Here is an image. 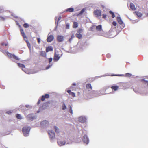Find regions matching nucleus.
I'll return each instance as SVG.
<instances>
[{
	"label": "nucleus",
	"instance_id": "6",
	"mask_svg": "<svg viewBox=\"0 0 148 148\" xmlns=\"http://www.w3.org/2000/svg\"><path fill=\"white\" fill-rule=\"evenodd\" d=\"M56 39L58 42H61L64 40V36L62 35H58L57 36Z\"/></svg>",
	"mask_w": 148,
	"mask_h": 148
},
{
	"label": "nucleus",
	"instance_id": "46",
	"mask_svg": "<svg viewBox=\"0 0 148 148\" xmlns=\"http://www.w3.org/2000/svg\"><path fill=\"white\" fill-rule=\"evenodd\" d=\"M12 113V112L10 111H8L6 112V113L9 114H10Z\"/></svg>",
	"mask_w": 148,
	"mask_h": 148
},
{
	"label": "nucleus",
	"instance_id": "15",
	"mask_svg": "<svg viewBox=\"0 0 148 148\" xmlns=\"http://www.w3.org/2000/svg\"><path fill=\"white\" fill-rule=\"evenodd\" d=\"M116 18L118 23L120 24L121 25L123 24V22L120 17H117Z\"/></svg>",
	"mask_w": 148,
	"mask_h": 148
},
{
	"label": "nucleus",
	"instance_id": "23",
	"mask_svg": "<svg viewBox=\"0 0 148 148\" xmlns=\"http://www.w3.org/2000/svg\"><path fill=\"white\" fill-rule=\"evenodd\" d=\"M78 23L77 22H74L73 23V28H76L78 27Z\"/></svg>",
	"mask_w": 148,
	"mask_h": 148
},
{
	"label": "nucleus",
	"instance_id": "34",
	"mask_svg": "<svg viewBox=\"0 0 148 148\" xmlns=\"http://www.w3.org/2000/svg\"><path fill=\"white\" fill-rule=\"evenodd\" d=\"M142 81H143V83L145 84H147V85L148 86V81H146L144 79H143L142 80Z\"/></svg>",
	"mask_w": 148,
	"mask_h": 148
},
{
	"label": "nucleus",
	"instance_id": "29",
	"mask_svg": "<svg viewBox=\"0 0 148 148\" xmlns=\"http://www.w3.org/2000/svg\"><path fill=\"white\" fill-rule=\"evenodd\" d=\"M110 13L112 15V18H114L115 17V15L113 12L111 11H109Z\"/></svg>",
	"mask_w": 148,
	"mask_h": 148
},
{
	"label": "nucleus",
	"instance_id": "41",
	"mask_svg": "<svg viewBox=\"0 0 148 148\" xmlns=\"http://www.w3.org/2000/svg\"><path fill=\"white\" fill-rule=\"evenodd\" d=\"M107 57L108 58H110L111 56V55L110 54H108L106 55Z\"/></svg>",
	"mask_w": 148,
	"mask_h": 148
},
{
	"label": "nucleus",
	"instance_id": "54",
	"mask_svg": "<svg viewBox=\"0 0 148 148\" xmlns=\"http://www.w3.org/2000/svg\"><path fill=\"white\" fill-rule=\"evenodd\" d=\"M2 9H1V8H0V13L2 12Z\"/></svg>",
	"mask_w": 148,
	"mask_h": 148
},
{
	"label": "nucleus",
	"instance_id": "1",
	"mask_svg": "<svg viewBox=\"0 0 148 148\" xmlns=\"http://www.w3.org/2000/svg\"><path fill=\"white\" fill-rule=\"evenodd\" d=\"M30 129V127L25 126L23 127L22 131L24 136H27L29 135Z\"/></svg>",
	"mask_w": 148,
	"mask_h": 148
},
{
	"label": "nucleus",
	"instance_id": "20",
	"mask_svg": "<svg viewBox=\"0 0 148 148\" xmlns=\"http://www.w3.org/2000/svg\"><path fill=\"white\" fill-rule=\"evenodd\" d=\"M86 88L88 89V90L90 91L92 89V87L91 84H87Z\"/></svg>",
	"mask_w": 148,
	"mask_h": 148
},
{
	"label": "nucleus",
	"instance_id": "33",
	"mask_svg": "<svg viewBox=\"0 0 148 148\" xmlns=\"http://www.w3.org/2000/svg\"><path fill=\"white\" fill-rule=\"evenodd\" d=\"M66 108V106L65 104L64 103L63 104L62 109L63 110H65Z\"/></svg>",
	"mask_w": 148,
	"mask_h": 148
},
{
	"label": "nucleus",
	"instance_id": "49",
	"mask_svg": "<svg viewBox=\"0 0 148 148\" xmlns=\"http://www.w3.org/2000/svg\"><path fill=\"white\" fill-rule=\"evenodd\" d=\"M61 16H59L58 19V22H57V24H58V23L59 20H60L61 19Z\"/></svg>",
	"mask_w": 148,
	"mask_h": 148
},
{
	"label": "nucleus",
	"instance_id": "19",
	"mask_svg": "<svg viewBox=\"0 0 148 148\" xmlns=\"http://www.w3.org/2000/svg\"><path fill=\"white\" fill-rule=\"evenodd\" d=\"M96 29L97 31H101L102 30V26L101 25H99L96 27Z\"/></svg>",
	"mask_w": 148,
	"mask_h": 148
},
{
	"label": "nucleus",
	"instance_id": "9",
	"mask_svg": "<svg viewBox=\"0 0 148 148\" xmlns=\"http://www.w3.org/2000/svg\"><path fill=\"white\" fill-rule=\"evenodd\" d=\"M54 38V36L52 35H50L48 37L47 41L48 42H50L53 40Z\"/></svg>",
	"mask_w": 148,
	"mask_h": 148
},
{
	"label": "nucleus",
	"instance_id": "13",
	"mask_svg": "<svg viewBox=\"0 0 148 148\" xmlns=\"http://www.w3.org/2000/svg\"><path fill=\"white\" fill-rule=\"evenodd\" d=\"M20 31L21 32V34L22 35V36H23V37L24 38H27L24 32V31H23V29L22 28H21L20 29Z\"/></svg>",
	"mask_w": 148,
	"mask_h": 148
},
{
	"label": "nucleus",
	"instance_id": "12",
	"mask_svg": "<svg viewBox=\"0 0 148 148\" xmlns=\"http://www.w3.org/2000/svg\"><path fill=\"white\" fill-rule=\"evenodd\" d=\"M58 145L59 146H62L64 145L66 143V142L65 141H58L57 142Z\"/></svg>",
	"mask_w": 148,
	"mask_h": 148
},
{
	"label": "nucleus",
	"instance_id": "59",
	"mask_svg": "<svg viewBox=\"0 0 148 148\" xmlns=\"http://www.w3.org/2000/svg\"><path fill=\"white\" fill-rule=\"evenodd\" d=\"M147 16H148V13L147 14Z\"/></svg>",
	"mask_w": 148,
	"mask_h": 148
},
{
	"label": "nucleus",
	"instance_id": "11",
	"mask_svg": "<svg viewBox=\"0 0 148 148\" xmlns=\"http://www.w3.org/2000/svg\"><path fill=\"white\" fill-rule=\"evenodd\" d=\"M41 125L42 126L47 125L49 124L48 121L46 120L43 121L41 122Z\"/></svg>",
	"mask_w": 148,
	"mask_h": 148
},
{
	"label": "nucleus",
	"instance_id": "58",
	"mask_svg": "<svg viewBox=\"0 0 148 148\" xmlns=\"http://www.w3.org/2000/svg\"><path fill=\"white\" fill-rule=\"evenodd\" d=\"M73 88V87H71L70 88L71 89H72V88Z\"/></svg>",
	"mask_w": 148,
	"mask_h": 148
},
{
	"label": "nucleus",
	"instance_id": "18",
	"mask_svg": "<svg viewBox=\"0 0 148 148\" xmlns=\"http://www.w3.org/2000/svg\"><path fill=\"white\" fill-rule=\"evenodd\" d=\"M53 50V48L51 46H49L46 48V51L48 52L50 51H52Z\"/></svg>",
	"mask_w": 148,
	"mask_h": 148
},
{
	"label": "nucleus",
	"instance_id": "36",
	"mask_svg": "<svg viewBox=\"0 0 148 148\" xmlns=\"http://www.w3.org/2000/svg\"><path fill=\"white\" fill-rule=\"evenodd\" d=\"M132 76V75L129 73H127L125 74V76L127 77H130Z\"/></svg>",
	"mask_w": 148,
	"mask_h": 148
},
{
	"label": "nucleus",
	"instance_id": "57",
	"mask_svg": "<svg viewBox=\"0 0 148 148\" xmlns=\"http://www.w3.org/2000/svg\"><path fill=\"white\" fill-rule=\"evenodd\" d=\"M29 106V105H26V107H28V106Z\"/></svg>",
	"mask_w": 148,
	"mask_h": 148
},
{
	"label": "nucleus",
	"instance_id": "40",
	"mask_svg": "<svg viewBox=\"0 0 148 148\" xmlns=\"http://www.w3.org/2000/svg\"><path fill=\"white\" fill-rule=\"evenodd\" d=\"M112 24L115 26H116V25H117V23H116L115 21H114L113 22H112Z\"/></svg>",
	"mask_w": 148,
	"mask_h": 148
},
{
	"label": "nucleus",
	"instance_id": "55",
	"mask_svg": "<svg viewBox=\"0 0 148 148\" xmlns=\"http://www.w3.org/2000/svg\"><path fill=\"white\" fill-rule=\"evenodd\" d=\"M73 85H76V84L75 83H73L72 84Z\"/></svg>",
	"mask_w": 148,
	"mask_h": 148
},
{
	"label": "nucleus",
	"instance_id": "17",
	"mask_svg": "<svg viewBox=\"0 0 148 148\" xmlns=\"http://www.w3.org/2000/svg\"><path fill=\"white\" fill-rule=\"evenodd\" d=\"M119 87L117 86H113L111 87V89L114 91H116L119 88Z\"/></svg>",
	"mask_w": 148,
	"mask_h": 148
},
{
	"label": "nucleus",
	"instance_id": "25",
	"mask_svg": "<svg viewBox=\"0 0 148 148\" xmlns=\"http://www.w3.org/2000/svg\"><path fill=\"white\" fill-rule=\"evenodd\" d=\"M76 37L79 39H81L82 37V34L79 33H77L76 34Z\"/></svg>",
	"mask_w": 148,
	"mask_h": 148
},
{
	"label": "nucleus",
	"instance_id": "53",
	"mask_svg": "<svg viewBox=\"0 0 148 148\" xmlns=\"http://www.w3.org/2000/svg\"><path fill=\"white\" fill-rule=\"evenodd\" d=\"M101 6L102 8H105V6H104V5H101Z\"/></svg>",
	"mask_w": 148,
	"mask_h": 148
},
{
	"label": "nucleus",
	"instance_id": "50",
	"mask_svg": "<svg viewBox=\"0 0 148 148\" xmlns=\"http://www.w3.org/2000/svg\"><path fill=\"white\" fill-rule=\"evenodd\" d=\"M51 65H49V66H48V67H47L46 68V69H48L49 68H50V67H51Z\"/></svg>",
	"mask_w": 148,
	"mask_h": 148
},
{
	"label": "nucleus",
	"instance_id": "32",
	"mask_svg": "<svg viewBox=\"0 0 148 148\" xmlns=\"http://www.w3.org/2000/svg\"><path fill=\"white\" fill-rule=\"evenodd\" d=\"M23 26L25 28H27L29 27V25L27 23H25L23 24Z\"/></svg>",
	"mask_w": 148,
	"mask_h": 148
},
{
	"label": "nucleus",
	"instance_id": "43",
	"mask_svg": "<svg viewBox=\"0 0 148 148\" xmlns=\"http://www.w3.org/2000/svg\"><path fill=\"white\" fill-rule=\"evenodd\" d=\"M37 41H38V43H40V39L39 38H37Z\"/></svg>",
	"mask_w": 148,
	"mask_h": 148
},
{
	"label": "nucleus",
	"instance_id": "56",
	"mask_svg": "<svg viewBox=\"0 0 148 148\" xmlns=\"http://www.w3.org/2000/svg\"><path fill=\"white\" fill-rule=\"evenodd\" d=\"M112 76H118L117 75H112Z\"/></svg>",
	"mask_w": 148,
	"mask_h": 148
},
{
	"label": "nucleus",
	"instance_id": "39",
	"mask_svg": "<svg viewBox=\"0 0 148 148\" xmlns=\"http://www.w3.org/2000/svg\"><path fill=\"white\" fill-rule=\"evenodd\" d=\"M1 45L2 46H3L4 45H5V46H7L8 45V43H4L3 42V43H1Z\"/></svg>",
	"mask_w": 148,
	"mask_h": 148
},
{
	"label": "nucleus",
	"instance_id": "45",
	"mask_svg": "<svg viewBox=\"0 0 148 148\" xmlns=\"http://www.w3.org/2000/svg\"><path fill=\"white\" fill-rule=\"evenodd\" d=\"M69 24H67L66 25V29H69Z\"/></svg>",
	"mask_w": 148,
	"mask_h": 148
},
{
	"label": "nucleus",
	"instance_id": "30",
	"mask_svg": "<svg viewBox=\"0 0 148 148\" xmlns=\"http://www.w3.org/2000/svg\"><path fill=\"white\" fill-rule=\"evenodd\" d=\"M16 118L19 119H22V118L21 117V115L20 114H17L16 115Z\"/></svg>",
	"mask_w": 148,
	"mask_h": 148
},
{
	"label": "nucleus",
	"instance_id": "7",
	"mask_svg": "<svg viewBox=\"0 0 148 148\" xmlns=\"http://www.w3.org/2000/svg\"><path fill=\"white\" fill-rule=\"evenodd\" d=\"M83 141L84 143L88 144L89 142V139L86 135H85L83 137Z\"/></svg>",
	"mask_w": 148,
	"mask_h": 148
},
{
	"label": "nucleus",
	"instance_id": "5",
	"mask_svg": "<svg viewBox=\"0 0 148 148\" xmlns=\"http://www.w3.org/2000/svg\"><path fill=\"white\" fill-rule=\"evenodd\" d=\"M61 56L58 54L56 52H55L54 57L53 60L54 61H57L59 59Z\"/></svg>",
	"mask_w": 148,
	"mask_h": 148
},
{
	"label": "nucleus",
	"instance_id": "52",
	"mask_svg": "<svg viewBox=\"0 0 148 148\" xmlns=\"http://www.w3.org/2000/svg\"><path fill=\"white\" fill-rule=\"evenodd\" d=\"M74 37H75L74 36V34H73L72 35V36H71V38H73Z\"/></svg>",
	"mask_w": 148,
	"mask_h": 148
},
{
	"label": "nucleus",
	"instance_id": "3",
	"mask_svg": "<svg viewBox=\"0 0 148 148\" xmlns=\"http://www.w3.org/2000/svg\"><path fill=\"white\" fill-rule=\"evenodd\" d=\"M6 53L8 57L10 58H13L14 59L17 60H20V59L17 56L14 54L10 53L8 52H7Z\"/></svg>",
	"mask_w": 148,
	"mask_h": 148
},
{
	"label": "nucleus",
	"instance_id": "44",
	"mask_svg": "<svg viewBox=\"0 0 148 148\" xmlns=\"http://www.w3.org/2000/svg\"><path fill=\"white\" fill-rule=\"evenodd\" d=\"M82 32V29H79L77 33H81Z\"/></svg>",
	"mask_w": 148,
	"mask_h": 148
},
{
	"label": "nucleus",
	"instance_id": "22",
	"mask_svg": "<svg viewBox=\"0 0 148 148\" xmlns=\"http://www.w3.org/2000/svg\"><path fill=\"white\" fill-rule=\"evenodd\" d=\"M74 10V9L73 8H70L66 9V11L69 12H73Z\"/></svg>",
	"mask_w": 148,
	"mask_h": 148
},
{
	"label": "nucleus",
	"instance_id": "37",
	"mask_svg": "<svg viewBox=\"0 0 148 148\" xmlns=\"http://www.w3.org/2000/svg\"><path fill=\"white\" fill-rule=\"evenodd\" d=\"M107 16V15L106 14H102V18L104 19H106V18Z\"/></svg>",
	"mask_w": 148,
	"mask_h": 148
},
{
	"label": "nucleus",
	"instance_id": "51",
	"mask_svg": "<svg viewBox=\"0 0 148 148\" xmlns=\"http://www.w3.org/2000/svg\"><path fill=\"white\" fill-rule=\"evenodd\" d=\"M73 38H71L69 39V41L70 42H71Z\"/></svg>",
	"mask_w": 148,
	"mask_h": 148
},
{
	"label": "nucleus",
	"instance_id": "42",
	"mask_svg": "<svg viewBox=\"0 0 148 148\" xmlns=\"http://www.w3.org/2000/svg\"><path fill=\"white\" fill-rule=\"evenodd\" d=\"M53 58H50L49 59V62L50 63L51 62Z\"/></svg>",
	"mask_w": 148,
	"mask_h": 148
},
{
	"label": "nucleus",
	"instance_id": "2",
	"mask_svg": "<svg viewBox=\"0 0 148 148\" xmlns=\"http://www.w3.org/2000/svg\"><path fill=\"white\" fill-rule=\"evenodd\" d=\"M50 96L49 94H46L44 95H42L41 97V99H39L37 102L38 105L40 103L41 101H45V99H47Z\"/></svg>",
	"mask_w": 148,
	"mask_h": 148
},
{
	"label": "nucleus",
	"instance_id": "35",
	"mask_svg": "<svg viewBox=\"0 0 148 148\" xmlns=\"http://www.w3.org/2000/svg\"><path fill=\"white\" fill-rule=\"evenodd\" d=\"M26 42L27 43V46L28 47V48L30 49L31 48V45L29 42L28 41H26Z\"/></svg>",
	"mask_w": 148,
	"mask_h": 148
},
{
	"label": "nucleus",
	"instance_id": "14",
	"mask_svg": "<svg viewBox=\"0 0 148 148\" xmlns=\"http://www.w3.org/2000/svg\"><path fill=\"white\" fill-rule=\"evenodd\" d=\"M134 14H136L137 16L139 17H141L142 15V14L141 13L139 12L138 11H135L134 12Z\"/></svg>",
	"mask_w": 148,
	"mask_h": 148
},
{
	"label": "nucleus",
	"instance_id": "8",
	"mask_svg": "<svg viewBox=\"0 0 148 148\" xmlns=\"http://www.w3.org/2000/svg\"><path fill=\"white\" fill-rule=\"evenodd\" d=\"M50 138L52 139L55 137V133L52 130L49 131L48 132Z\"/></svg>",
	"mask_w": 148,
	"mask_h": 148
},
{
	"label": "nucleus",
	"instance_id": "47",
	"mask_svg": "<svg viewBox=\"0 0 148 148\" xmlns=\"http://www.w3.org/2000/svg\"><path fill=\"white\" fill-rule=\"evenodd\" d=\"M5 19L4 17L0 16V20H4Z\"/></svg>",
	"mask_w": 148,
	"mask_h": 148
},
{
	"label": "nucleus",
	"instance_id": "10",
	"mask_svg": "<svg viewBox=\"0 0 148 148\" xmlns=\"http://www.w3.org/2000/svg\"><path fill=\"white\" fill-rule=\"evenodd\" d=\"M78 121L79 122L84 123L86 121V119L85 117L81 116L78 118Z\"/></svg>",
	"mask_w": 148,
	"mask_h": 148
},
{
	"label": "nucleus",
	"instance_id": "38",
	"mask_svg": "<svg viewBox=\"0 0 148 148\" xmlns=\"http://www.w3.org/2000/svg\"><path fill=\"white\" fill-rule=\"evenodd\" d=\"M70 95H71L73 97H75V93L73 92L71 93Z\"/></svg>",
	"mask_w": 148,
	"mask_h": 148
},
{
	"label": "nucleus",
	"instance_id": "31",
	"mask_svg": "<svg viewBox=\"0 0 148 148\" xmlns=\"http://www.w3.org/2000/svg\"><path fill=\"white\" fill-rule=\"evenodd\" d=\"M54 129H55V130L56 132V133H59V129L56 126H55L54 127Z\"/></svg>",
	"mask_w": 148,
	"mask_h": 148
},
{
	"label": "nucleus",
	"instance_id": "4",
	"mask_svg": "<svg viewBox=\"0 0 148 148\" xmlns=\"http://www.w3.org/2000/svg\"><path fill=\"white\" fill-rule=\"evenodd\" d=\"M93 14L96 17H99L101 16V10L96 9L93 12Z\"/></svg>",
	"mask_w": 148,
	"mask_h": 148
},
{
	"label": "nucleus",
	"instance_id": "16",
	"mask_svg": "<svg viewBox=\"0 0 148 148\" xmlns=\"http://www.w3.org/2000/svg\"><path fill=\"white\" fill-rule=\"evenodd\" d=\"M27 118L29 120L32 121L34 119V117L33 116V115L32 114H30L27 116Z\"/></svg>",
	"mask_w": 148,
	"mask_h": 148
},
{
	"label": "nucleus",
	"instance_id": "27",
	"mask_svg": "<svg viewBox=\"0 0 148 148\" xmlns=\"http://www.w3.org/2000/svg\"><path fill=\"white\" fill-rule=\"evenodd\" d=\"M40 56L43 57L45 56H46V53L45 51H42L40 52Z\"/></svg>",
	"mask_w": 148,
	"mask_h": 148
},
{
	"label": "nucleus",
	"instance_id": "21",
	"mask_svg": "<svg viewBox=\"0 0 148 148\" xmlns=\"http://www.w3.org/2000/svg\"><path fill=\"white\" fill-rule=\"evenodd\" d=\"M130 8L133 10H136V8L135 5L132 3H131L130 4Z\"/></svg>",
	"mask_w": 148,
	"mask_h": 148
},
{
	"label": "nucleus",
	"instance_id": "24",
	"mask_svg": "<svg viewBox=\"0 0 148 148\" xmlns=\"http://www.w3.org/2000/svg\"><path fill=\"white\" fill-rule=\"evenodd\" d=\"M18 66L20 68H21L23 70V69L25 68V66L22 64H20L18 63Z\"/></svg>",
	"mask_w": 148,
	"mask_h": 148
},
{
	"label": "nucleus",
	"instance_id": "26",
	"mask_svg": "<svg viewBox=\"0 0 148 148\" xmlns=\"http://www.w3.org/2000/svg\"><path fill=\"white\" fill-rule=\"evenodd\" d=\"M85 9L84 8L77 15L78 16L82 15L85 12Z\"/></svg>",
	"mask_w": 148,
	"mask_h": 148
},
{
	"label": "nucleus",
	"instance_id": "48",
	"mask_svg": "<svg viewBox=\"0 0 148 148\" xmlns=\"http://www.w3.org/2000/svg\"><path fill=\"white\" fill-rule=\"evenodd\" d=\"M67 92L70 95L71 93L72 92L70 90H68Z\"/></svg>",
	"mask_w": 148,
	"mask_h": 148
},
{
	"label": "nucleus",
	"instance_id": "28",
	"mask_svg": "<svg viewBox=\"0 0 148 148\" xmlns=\"http://www.w3.org/2000/svg\"><path fill=\"white\" fill-rule=\"evenodd\" d=\"M69 107V108L70 109L69 111V112L71 113V114H72L73 113V110L72 109V107L70 105H69L68 106Z\"/></svg>",
	"mask_w": 148,
	"mask_h": 148
}]
</instances>
